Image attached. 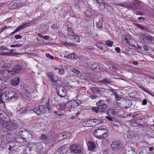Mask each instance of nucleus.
<instances>
[{"label": "nucleus", "instance_id": "nucleus-23", "mask_svg": "<svg viewBox=\"0 0 154 154\" xmlns=\"http://www.w3.org/2000/svg\"><path fill=\"white\" fill-rule=\"evenodd\" d=\"M144 42L146 43H151L152 41H154V37L151 36H146L145 38Z\"/></svg>", "mask_w": 154, "mask_h": 154}, {"label": "nucleus", "instance_id": "nucleus-8", "mask_svg": "<svg viewBox=\"0 0 154 154\" xmlns=\"http://www.w3.org/2000/svg\"><path fill=\"white\" fill-rule=\"evenodd\" d=\"M70 150L71 152L73 153H79L81 151L80 147L78 146L76 144H73L71 145Z\"/></svg>", "mask_w": 154, "mask_h": 154}, {"label": "nucleus", "instance_id": "nucleus-55", "mask_svg": "<svg viewBox=\"0 0 154 154\" xmlns=\"http://www.w3.org/2000/svg\"><path fill=\"white\" fill-rule=\"evenodd\" d=\"M143 49L145 51H148L149 50V48L146 45H144L143 46Z\"/></svg>", "mask_w": 154, "mask_h": 154}, {"label": "nucleus", "instance_id": "nucleus-34", "mask_svg": "<svg viewBox=\"0 0 154 154\" xmlns=\"http://www.w3.org/2000/svg\"><path fill=\"white\" fill-rule=\"evenodd\" d=\"M92 120L94 122L93 123V124H94V125H93V126L98 125L100 123V121L98 120L94 119Z\"/></svg>", "mask_w": 154, "mask_h": 154}, {"label": "nucleus", "instance_id": "nucleus-44", "mask_svg": "<svg viewBox=\"0 0 154 154\" xmlns=\"http://www.w3.org/2000/svg\"><path fill=\"white\" fill-rule=\"evenodd\" d=\"M136 26L137 28L142 29H144L146 28L145 27L139 24H137Z\"/></svg>", "mask_w": 154, "mask_h": 154}, {"label": "nucleus", "instance_id": "nucleus-45", "mask_svg": "<svg viewBox=\"0 0 154 154\" xmlns=\"http://www.w3.org/2000/svg\"><path fill=\"white\" fill-rule=\"evenodd\" d=\"M106 118L110 121H113V119L109 115L108 116H106Z\"/></svg>", "mask_w": 154, "mask_h": 154}, {"label": "nucleus", "instance_id": "nucleus-52", "mask_svg": "<svg viewBox=\"0 0 154 154\" xmlns=\"http://www.w3.org/2000/svg\"><path fill=\"white\" fill-rule=\"evenodd\" d=\"M46 56L47 57L50 58L51 59L53 60L54 59V57L53 56H51L48 54H47Z\"/></svg>", "mask_w": 154, "mask_h": 154}, {"label": "nucleus", "instance_id": "nucleus-35", "mask_svg": "<svg viewBox=\"0 0 154 154\" xmlns=\"http://www.w3.org/2000/svg\"><path fill=\"white\" fill-rule=\"evenodd\" d=\"M46 109L49 111V112L51 113L52 112V111L51 110V109L50 108V105L48 102L47 103L46 105Z\"/></svg>", "mask_w": 154, "mask_h": 154}, {"label": "nucleus", "instance_id": "nucleus-63", "mask_svg": "<svg viewBox=\"0 0 154 154\" xmlns=\"http://www.w3.org/2000/svg\"><path fill=\"white\" fill-rule=\"evenodd\" d=\"M138 19L139 20H142L144 21V20H145V19L143 17H140L138 18Z\"/></svg>", "mask_w": 154, "mask_h": 154}, {"label": "nucleus", "instance_id": "nucleus-51", "mask_svg": "<svg viewBox=\"0 0 154 154\" xmlns=\"http://www.w3.org/2000/svg\"><path fill=\"white\" fill-rule=\"evenodd\" d=\"M22 38V36L21 35H15V38L16 39H21Z\"/></svg>", "mask_w": 154, "mask_h": 154}, {"label": "nucleus", "instance_id": "nucleus-42", "mask_svg": "<svg viewBox=\"0 0 154 154\" xmlns=\"http://www.w3.org/2000/svg\"><path fill=\"white\" fill-rule=\"evenodd\" d=\"M72 102H75L76 103L75 104V107L78 106L80 104V101L79 100H75L72 101Z\"/></svg>", "mask_w": 154, "mask_h": 154}, {"label": "nucleus", "instance_id": "nucleus-48", "mask_svg": "<svg viewBox=\"0 0 154 154\" xmlns=\"http://www.w3.org/2000/svg\"><path fill=\"white\" fill-rule=\"evenodd\" d=\"M72 71L76 74H79L80 73V71L79 70L75 69H72Z\"/></svg>", "mask_w": 154, "mask_h": 154}, {"label": "nucleus", "instance_id": "nucleus-43", "mask_svg": "<svg viewBox=\"0 0 154 154\" xmlns=\"http://www.w3.org/2000/svg\"><path fill=\"white\" fill-rule=\"evenodd\" d=\"M110 69L112 71H117L118 69H117L115 66L113 65H111L110 67Z\"/></svg>", "mask_w": 154, "mask_h": 154}, {"label": "nucleus", "instance_id": "nucleus-38", "mask_svg": "<svg viewBox=\"0 0 154 154\" xmlns=\"http://www.w3.org/2000/svg\"><path fill=\"white\" fill-rule=\"evenodd\" d=\"M91 64H92V65L91 66V69L94 70L97 68V66L95 63L94 62H92Z\"/></svg>", "mask_w": 154, "mask_h": 154}, {"label": "nucleus", "instance_id": "nucleus-46", "mask_svg": "<svg viewBox=\"0 0 154 154\" xmlns=\"http://www.w3.org/2000/svg\"><path fill=\"white\" fill-rule=\"evenodd\" d=\"M103 43L101 42H98L97 43L96 46L99 48L102 49L103 48L101 46V45H102Z\"/></svg>", "mask_w": 154, "mask_h": 154}, {"label": "nucleus", "instance_id": "nucleus-50", "mask_svg": "<svg viewBox=\"0 0 154 154\" xmlns=\"http://www.w3.org/2000/svg\"><path fill=\"white\" fill-rule=\"evenodd\" d=\"M59 73L60 75H62L64 73V70L63 69H59Z\"/></svg>", "mask_w": 154, "mask_h": 154}, {"label": "nucleus", "instance_id": "nucleus-56", "mask_svg": "<svg viewBox=\"0 0 154 154\" xmlns=\"http://www.w3.org/2000/svg\"><path fill=\"white\" fill-rule=\"evenodd\" d=\"M90 97H91V98L92 99H95L97 98V97L96 95H91L90 96Z\"/></svg>", "mask_w": 154, "mask_h": 154}, {"label": "nucleus", "instance_id": "nucleus-41", "mask_svg": "<svg viewBox=\"0 0 154 154\" xmlns=\"http://www.w3.org/2000/svg\"><path fill=\"white\" fill-rule=\"evenodd\" d=\"M5 46H1L0 47V51H3L5 50H9Z\"/></svg>", "mask_w": 154, "mask_h": 154}, {"label": "nucleus", "instance_id": "nucleus-40", "mask_svg": "<svg viewBox=\"0 0 154 154\" xmlns=\"http://www.w3.org/2000/svg\"><path fill=\"white\" fill-rule=\"evenodd\" d=\"M139 36L140 38L143 39V41L144 42L145 40L144 38H145L146 36L145 34L143 33H141L139 34Z\"/></svg>", "mask_w": 154, "mask_h": 154}, {"label": "nucleus", "instance_id": "nucleus-47", "mask_svg": "<svg viewBox=\"0 0 154 154\" xmlns=\"http://www.w3.org/2000/svg\"><path fill=\"white\" fill-rule=\"evenodd\" d=\"M86 49L89 50H92L94 49V48L91 46H86L85 47Z\"/></svg>", "mask_w": 154, "mask_h": 154}, {"label": "nucleus", "instance_id": "nucleus-1", "mask_svg": "<svg viewBox=\"0 0 154 154\" xmlns=\"http://www.w3.org/2000/svg\"><path fill=\"white\" fill-rule=\"evenodd\" d=\"M0 118L5 121L2 123V130L4 132L13 131L17 128L15 121L11 120L1 109H0Z\"/></svg>", "mask_w": 154, "mask_h": 154}, {"label": "nucleus", "instance_id": "nucleus-11", "mask_svg": "<svg viewBox=\"0 0 154 154\" xmlns=\"http://www.w3.org/2000/svg\"><path fill=\"white\" fill-rule=\"evenodd\" d=\"M47 76L51 80L54 82H55L58 80V77L55 75H54L51 72H47L46 73Z\"/></svg>", "mask_w": 154, "mask_h": 154}, {"label": "nucleus", "instance_id": "nucleus-58", "mask_svg": "<svg viewBox=\"0 0 154 154\" xmlns=\"http://www.w3.org/2000/svg\"><path fill=\"white\" fill-rule=\"evenodd\" d=\"M116 100H120L122 99V97H119V95L116 97Z\"/></svg>", "mask_w": 154, "mask_h": 154}, {"label": "nucleus", "instance_id": "nucleus-15", "mask_svg": "<svg viewBox=\"0 0 154 154\" xmlns=\"http://www.w3.org/2000/svg\"><path fill=\"white\" fill-rule=\"evenodd\" d=\"M131 40V38L129 36L127 35H124L122 36L121 41L122 42H123L125 41V43L127 44L130 45V44Z\"/></svg>", "mask_w": 154, "mask_h": 154}, {"label": "nucleus", "instance_id": "nucleus-7", "mask_svg": "<svg viewBox=\"0 0 154 154\" xmlns=\"http://www.w3.org/2000/svg\"><path fill=\"white\" fill-rule=\"evenodd\" d=\"M131 4V7L134 8L132 9V10L142 9V6L140 3L137 1V0H132Z\"/></svg>", "mask_w": 154, "mask_h": 154}, {"label": "nucleus", "instance_id": "nucleus-24", "mask_svg": "<svg viewBox=\"0 0 154 154\" xmlns=\"http://www.w3.org/2000/svg\"><path fill=\"white\" fill-rule=\"evenodd\" d=\"M7 99L6 98V95L5 93L0 94V103H4L5 101Z\"/></svg>", "mask_w": 154, "mask_h": 154}, {"label": "nucleus", "instance_id": "nucleus-18", "mask_svg": "<svg viewBox=\"0 0 154 154\" xmlns=\"http://www.w3.org/2000/svg\"><path fill=\"white\" fill-rule=\"evenodd\" d=\"M67 132H63L59 133L57 134V137L59 140H62L63 139H66L67 138Z\"/></svg>", "mask_w": 154, "mask_h": 154}, {"label": "nucleus", "instance_id": "nucleus-6", "mask_svg": "<svg viewBox=\"0 0 154 154\" xmlns=\"http://www.w3.org/2000/svg\"><path fill=\"white\" fill-rule=\"evenodd\" d=\"M0 70L2 71V72L1 73L2 76L0 78V79L3 82H5V81H3L2 79V78H4V77L3 76L5 75V73H6V72H9L10 71H7V70L8 69V66L6 64H1L0 63Z\"/></svg>", "mask_w": 154, "mask_h": 154}, {"label": "nucleus", "instance_id": "nucleus-3", "mask_svg": "<svg viewBox=\"0 0 154 154\" xmlns=\"http://www.w3.org/2000/svg\"><path fill=\"white\" fill-rule=\"evenodd\" d=\"M104 129H95L93 131L94 136L99 139H103L106 137L107 133L104 132Z\"/></svg>", "mask_w": 154, "mask_h": 154}, {"label": "nucleus", "instance_id": "nucleus-57", "mask_svg": "<svg viewBox=\"0 0 154 154\" xmlns=\"http://www.w3.org/2000/svg\"><path fill=\"white\" fill-rule=\"evenodd\" d=\"M111 112L112 113V114L113 115H116L117 113V112L113 110H111Z\"/></svg>", "mask_w": 154, "mask_h": 154}, {"label": "nucleus", "instance_id": "nucleus-49", "mask_svg": "<svg viewBox=\"0 0 154 154\" xmlns=\"http://www.w3.org/2000/svg\"><path fill=\"white\" fill-rule=\"evenodd\" d=\"M85 13L86 16L87 17H89L91 15V11H89L88 10H87V11H86L85 12Z\"/></svg>", "mask_w": 154, "mask_h": 154}, {"label": "nucleus", "instance_id": "nucleus-64", "mask_svg": "<svg viewBox=\"0 0 154 154\" xmlns=\"http://www.w3.org/2000/svg\"><path fill=\"white\" fill-rule=\"evenodd\" d=\"M12 147L11 146H10L9 147L8 149V150L10 151H13V149H12Z\"/></svg>", "mask_w": 154, "mask_h": 154}, {"label": "nucleus", "instance_id": "nucleus-39", "mask_svg": "<svg viewBox=\"0 0 154 154\" xmlns=\"http://www.w3.org/2000/svg\"><path fill=\"white\" fill-rule=\"evenodd\" d=\"M99 108H98V107H93L92 109V110L94 112L97 113L99 111Z\"/></svg>", "mask_w": 154, "mask_h": 154}, {"label": "nucleus", "instance_id": "nucleus-16", "mask_svg": "<svg viewBox=\"0 0 154 154\" xmlns=\"http://www.w3.org/2000/svg\"><path fill=\"white\" fill-rule=\"evenodd\" d=\"M92 91L94 93H96L98 94H101L103 91H105V89L103 88H98L97 87H93L92 89Z\"/></svg>", "mask_w": 154, "mask_h": 154}, {"label": "nucleus", "instance_id": "nucleus-36", "mask_svg": "<svg viewBox=\"0 0 154 154\" xmlns=\"http://www.w3.org/2000/svg\"><path fill=\"white\" fill-rule=\"evenodd\" d=\"M75 36H74L72 37L73 39H75V41L77 42H79L80 41V39L79 36H78L77 35L75 34Z\"/></svg>", "mask_w": 154, "mask_h": 154}, {"label": "nucleus", "instance_id": "nucleus-53", "mask_svg": "<svg viewBox=\"0 0 154 154\" xmlns=\"http://www.w3.org/2000/svg\"><path fill=\"white\" fill-rule=\"evenodd\" d=\"M115 50L118 53H120L121 52V50L120 48L116 47L115 48Z\"/></svg>", "mask_w": 154, "mask_h": 154}, {"label": "nucleus", "instance_id": "nucleus-33", "mask_svg": "<svg viewBox=\"0 0 154 154\" xmlns=\"http://www.w3.org/2000/svg\"><path fill=\"white\" fill-rule=\"evenodd\" d=\"M114 43V42L112 41H111L109 40L106 41L105 42L107 46L109 47H111L112 46V45Z\"/></svg>", "mask_w": 154, "mask_h": 154}, {"label": "nucleus", "instance_id": "nucleus-5", "mask_svg": "<svg viewBox=\"0 0 154 154\" xmlns=\"http://www.w3.org/2000/svg\"><path fill=\"white\" fill-rule=\"evenodd\" d=\"M33 111L38 115H40L42 112L45 113L47 112V110L45 106L43 105H40L38 108H35L32 110Z\"/></svg>", "mask_w": 154, "mask_h": 154}, {"label": "nucleus", "instance_id": "nucleus-61", "mask_svg": "<svg viewBox=\"0 0 154 154\" xmlns=\"http://www.w3.org/2000/svg\"><path fill=\"white\" fill-rule=\"evenodd\" d=\"M111 91L112 93L113 94H114L115 93H116V92L115 90L113 89L111 90Z\"/></svg>", "mask_w": 154, "mask_h": 154}, {"label": "nucleus", "instance_id": "nucleus-19", "mask_svg": "<svg viewBox=\"0 0 154 154\" xmlns=\"http://www.w3.org/2000/svg\"><path fill=\"white\" fill-rule=\"evenodd\" d=\"M5 93L6 95V98H7V100H8L12 96V95H14L13 94H15V91L9 90L6 91Z\"/></svg>", "mask_w": 154, "mask_h": 154}, {"label": "nucleus", "instance_id": "nucleus-12", "mask_svg": "<svg viewBox=\"0 0 154 154\" xmlns=\"http://www.w3.org/2000/svg\"><path fill=\"white\" fill-rule=\"evenodd\" d=\"M76 103L75 102H69L67 103H66V105H65V106H64L63 107H61V108H61V109L62 110L63 109H64L65 108V107L66 106V108H68L69 109V111H70L71 110V109H74V108L76 107L75 106V104Z\"/></svg>", "mask_w": 154, "mask_h": 154}, {"label": "nucleus", "instance_id": "nucleus-20", "mask_svg": "<svg viewBox=\"0 0 154 154\" xmlns=\"http://www.w3.org/2000/svg\"><path fill=\"white\" fill-rule=\"evenodd\" d=\"M88 149L91 151H93L96 148V145L93 142L89 141L88 144Z\"/></svg>", "mask_w": 154, "mask_h": 154}, {"label": "nucleus", "instance_id": "nucleus-29", "mask_svg": "<svg viewBox=\"0 0 154 154\" xmlns=\"http://www.w3.org/2000/svg\"><path fill=\"white\" fill-rule=\"evenodd\" d=\"M69 35L72 37L75 36V34L73 32L72 29L70 28H68L67 29Z\"/></svg>", "mask_w": 154, "mask_h": 154}, {"label": "nucleus", "instance_id": "nucleus-10", "mask_svg": "<svg viewBox=\"0 0 154 154\" xmlns=\"http://www.w3.org/2000/svg\"><path fill=\"white\" fill-rule=\"evenodd\" d=\"M57 94L61 97H65L66 95V90L63 87L59 88L58 90H57Z\"/></svg>", "mask_w": 154, "mask_h": 154}, {"label": "nucleus", "instance_id": "nucleus-30", "mask_svg": "<svg viewBox=\"0 0 154 154\" xmlns=\"http://www.w3.org/2000/svg\"><path fill=\"white\" fill-rule=\"evenodd\" d=\"M28 25L29 24L27 23H23L22 25L19 26L18 27L17 29V30H18V31H19L23 29L25 27L28 26Z\"/></svg>", "mask_w": 154, "mask_h": 154}, {"label": "nucleus", "instance_id": "nucleus-62", "mask_svg": "<svg viewBox=\"0 0 154 154\" xmlns=\"http://www.w3.org/2000/svg\"><path fill=\"white\" fill-rule=\"evenodd\" d=\"M59 35L60 36H63V34L61 32H59Z\"/></svg>", "mask_w": 154, "mask_h": 154}, {"label": "nucleus", "instance_id": "nucleus-60", "mask_svg": "<svg viewBox=\"0 0 154 154\" xmlns=\"http://www.w3.org/2000/svg\"><path fill=\"white\" fill-rule=\"evenodd\" d=\"M22 44H18L16 45H15V47H20L21 46H22Z\"/></svg>", "mask_w": 154, "mask_h": 154}, {"label": "nucleus", "instance_id": "nucleus-59", "mask_svg": "<svg viewBox=\"0 0 154 154\" xmlns=\"http://www.w3.org/2000/svg\"><path fill=\"white\" fill-rule=\"evenodd\" d=\"M7 28H8V27H7L6 26H4V27H2V30L1 31V32H2L3 31H4L5 29H6Z\"/></svg>", "mask_w": 154, "mask_h": 154}, {"label": "nucleus", "instance_id": "nucleus-17", "mask_svg": "<svg viewBox=\"0 0 154 154\" xmlns=\"http://www.w3.org/2000/svg\"><path fill=\"white\" fill-rule=\"evenodd\" d=\"M69 150L68 147L65 146H63L60 147L58 151L60 154H64L66 153Z\"/></svg>", "mask_w": 154, "mask_h": 154}, {"label": "nucleus", "instance_id": "nucleus-31", "mask_svg": "<svg viewBox=\"0 0 154 154\" xmlns=\"http://www.w3.org/2000/svg\"><path fill=\"white\" fill-rule=\"evenodd\" d=\"M72 56H73V59H78V58H79L78 56L75 55V54L74 52H73L71 54L67 56L68 58V59L72 58Z\"/></svg>", "mask_w": 154, "mask_h": 154}, {"label": "nucleus", "instance_id": "nucleus-26", "mask_svg": "<svg viewBox=\"0 0 154 154\" xmlns=\"http://www.w3.org/2000/svg\"><path fill=\"white\" fill-rule=\"evenodd\" d=\"M84 123L86 124V125L88 126H93V125H94L93 124V122L92 120H88L87 121H85L84 122Z\"/></svg>", "mask_w": 154, "mask_h": 154}, {"label": "nucleus", "instance_id": "nucleus-4", "mask_svg": "<svg viewBox=\"0 0 154 154\" xmlns=\"http://www.w3.org/2000/svg\"><path fill=\"white\" fill-rule=\"evenodd\" d=\"M122 146V143L121 141L116 140L112 142L111 147L112 150L117 151L119 150Z\"/></svg>", "mask_w": 154, "mask_h": 154}, {"label": "nucleus", "instance_id": "nucleus-28", "mask_svg": "<svg viewBox=\"0 0 154 154\" xmlns=\"http://www.w3.org/2000/svg\"><path fill=\"white\" fill-rule=\"evenodd\" d=\"M124 104L126 108H128L131 105L132 102L130 100H126Z\"/></svg>", "mask_w": 154, "mask_h": 154}, {"label": "nucleus", "instance_id": "nucleus-25", "mask_svg": "<svg viewBox=\"0 0 154 154\" xmlns=\"http://www.w3.org/2000/svg\"><path fill=\"white\" fill-rule=\"evenodd\" d=\"M13 95H12V96L10 98L8 101H14L18 98L19 95L18 94H17L16 92H15V94H14Z\"/></svg>", "mask_w": 154, "mask_h": 154}, {"label": "nucleus", "instance_id": "nucleus-27", "mask_svg": "<svg viewBox=\"0 0 154 154\" xmlns=\"http://www.w3.org/2000/svg\"><path fill=\"white\" fill-rule=\"evenodd\" d=\"M97 26L100 28H102L103 25V19H101L99 20V21L96 23Z\"/></svg>", "mask_w": 154, "mask_h": 154}, {"label": "nucleus", "instance_id": "nucleus-14", "mask_svg": "<svg viewBox=\"0 0 154 154\" xmlns=\"http://www.w3.org/2000/svg\"><path fill=\"white\" fill-rule=\"evenodd\" d=\"M41 138L42 140H45L47 143H51L52 145H54L55 143H52V140L50 139L48 136L45 134H42Z\"/></svg>", "mask_w": 154, "mask_h": 154}, {"label": "nucleus", "instance_id": "nucleus-2", "mask_svg": "<svg viewBox=\"0 0 154 154\" xmlns=\"http://www.w3.org/2000/svg\"><path fill=\"white\" fill-rule=\"evenodd\" d=\"M22 70L21 66L16 65L12 68L11 71L9 72H6L5 75L3 76L4 78H2L3 81L6 82L9 79L11 78L14 75H16L20 72Z\"/></svg>", "mask_w": 154, "mask_h": 154}, {"label": "nucleus", "instance_id": "nucleus-9", "mask_svg": "<svg viewBox=\"0 0 154 154\" xmlns=\"http://www.w3.org/2000/svg\"><path fill=\"white\" fill-rule=\"evenodd\" d=\"M117 5L124 7L126 8H128L132 10V9L134 8L131 7V4L128 2H123L122 3L118 2L116 4Z\"/></svg>", "mask_w": 154, "mask_h": 154}, {"label": "nucleus", "instance_id": "nucleus-22", "mask_svg": "<svg viewBox=\"0 0 154 154\" xmlns=\"http://www.w3.org/2000/svg\"><path fill=\"white\" fill-rule=\"evenodd\" d=\"M20 82V78L18 77H15L11 82V84L13 86H16Z\"/></svg>", "mask_w": 154, "mask_h": 154}, {"label": "nucleus", "instance_id": "nucleus-54", "mask_svg": "<svg viewBox=\"0 0 154 154\" xmlns=\"http://www.w3.org/2000/svg\"><path fill=\"white\" fill-rule=\"evenodd\" d=\"M147 101L146 99H144L142 101V104L143 105H145L147 104Z\"/></svg>", "mask_w": 154, "mask_h": 154}, {"label": "nucleus", "instance_id": "nucleus-21", "mask_svg": "<svg viewBox=\"0 0 154 154\" xmlns=\"http://www.w3.org/2000/svg\"><path fill=\"white\" fill-rule=\"evenodd\" d=\"M95 3L97 5L98 4V5H99V9L100 10L102 11L105 8V3L103 2H102L100 3H99L98 0H94Z\"/></svg>", "mask_w": 154, "mask_h": 154}, {"label": "nucleus", "instance_id": "nucleus-32", "mask_svg": "<svg viewBox=\"0 0 154 154\" xmlns=\"http://www.w3.org/2000/svg\"><path fill=\"white\" fill-rule=\"evenodd\" d=\"M102 83H105L107 84H109L111 82V81L109 79L106 78L100 81Z\"/></svg>", "mask_w": 154, "mask_h": 154}, {"label": "nucleus", "instance_id": "nucleus-37", "mask_svg": "<svg viewBox=\"0 0 154 154\" xmlns=\"http://www.w3.org/2000/svg\"><path fill=\"white\" fill-rule=\"evenodd\" d=\"M64 44L66 46H74L75 45V44L72 43L71 42L68 43L66 42H65Z\"/></svg>", "mask_w": 154, "mask_h": 154}, {"label": "nucleus", "instance_id": "nucleus-13", "mask_svg": "<svg viewBox=\"0 0 154 154\" xmlns=\"http://www.w3.org/2000/svg\"><path fill=\"white\" fill-rule=\"evenodd\" d=\"M96 104L97 106L100 109H105L106 108L107 106L104 101L102 100H100L98 101Z\"/></svg>", "mask_w": 154, "mask_h": 154}]
</instances>
